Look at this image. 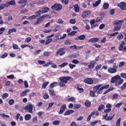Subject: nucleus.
Returning a JSON list of instances; mask_svg holds the SVG:
<instances>
[{
    "instance_id": "f257e3e1",
    "label": "nucleus",
    "mask_w": 126,
    "mask_h": 126,
    "mask_svg": "<svg viewBox=\"0 0 126 126\" xmlns=\"http://www.w3.org/2000/svg\"><path fill=\"white\" fill-rule=\"evenodd\" d=\"M110 82L113 84H115L116 86H120L124 83V80L121 78L120 75H116L111 78Z\"/></svg>"
},
{
    "instance_id": "f03ea898",
    "label": "nucleus",
    "mask_w": 126,
    "mask_h": 126,
    "mask_svg": "<svg viewBox=\"0 0 126 126\" xmlns=\"http://www.w3.org/2000/svg\"><path fill=\"white\" fill-rule=\"evenodd\" d=\"M70 79H71V77L67 76H62L60 77L59 78L60 83H59V86L60 87H64L65 86V84L67 83V81L68 80H70Z\"/></svg>"
},
{
    "instance_id": "7ed1b4c3",
    "label": "nucleus",
    "mask_w": 126,
    "mask_h": 126,
    "mask_svg": "<svg viewBox=\"0 0 126 126\" xmlns=\"http://www.w3.org/2000/svg\"><path fill=\"white\" fill-rule=\"evenodd\" d=\"M122 23H124V20H115L113 22V25H115L113 31H119V30H120L121 28H122Z\"/></svg>"
},
{
    "instance_id": "20e7f679",
    "label": "nucleus",
    "mask_w": 126,
    "mask_h": 126,
    "mask_svg": "<svg viewBox=\"0 0 126 126\" xmlns=\"http://www.w3.org/2000/svg\"><path fill=\"white\" fill-rule=\"evenodd\" d=\"M49 16L48 15H43L42 16L39 17L38 18H37L36 21L35 23H34V25H36V24H40V23H42L44 21V19L45 18H47Z\"/></svg>"
},
{
    "instance_id": "39448f33",
    "label": "nucleus",
    "mask_w": 126,
    "mask_h": 126,
    "mask_svg": "<svg viewBox=\"0 0 126 126\" xmlns=\"http://www.w3.org/2000/svg\"><path fill=\"white\" fill-rule=\"evenodd\" d=\"M125 45H126V42L124 41H123L121 44L119 45V51H123V52H124L125 53H126V45L125 46ZM124 46H125L124 47Z\"/></svg>"
},
{
    "instance_id": "423d86ee",
    "label": "nucleus",
    "mask_w": 126,
    "mask_h": 126,
    "mask_svg": "<svg viewBox=\"0 0 126 126\" xmlns=\"http://www.w3.org/2000/svg\"><path fill=\"white\" fill-rule=\"evenodd\" d=\"M52 9H55V10H61L63 8V5L59 3H55L51 6Z\"/></svg>"
},
{
    "instance_id": "0eeeda50",
    "label": "nucleus",
    "mask_w": 126,
    "mask_h": 126,
    "mask_svg": "<svg viewBox=\"0 0 126 126\" xmlns=\"http://www.w3.org/2000/svg\"><path fill=\"white\" fill-rule=\"evenodd\" d=\"M110 87V85H104L102 87H101L98 90V91L96 92V94H101L102 92H103V90L104 89H108V88Z\"/></svg>"
},
{
    "instance_id": "6e6552de",
    "label": "nucleus",
    "mask_w": 126,
    "mask_h": 126,
    "mask_svg": "<svg viewBox=\"0 0 126 126\" xmlns=\"http://www.w3.org/2000/svg\"><path fill=\"white\" fill-rule=\"evenodd\" d=\"M66 37V34L64 33L63 34V36L61 37V33H59L58 34L55 35V41H58V40H63Z\"/></svg>"
},
{
    "instance_id": "1a4fd4ad",
    "label": "nucleus",
    "mask_w": 126,
    "mask_h": 126,
    "mask_svg": "<svg viewBox=\"0 0 126 126\" xmlns=\"http://www.w3.org/2000/svg\"><path fill=\"white\" fill-rule=\"evenodd\" d=\"M65 50V49L64 48H60L56 53V56H63L64 54H65V52H63V51H64Z\"/></svg>"
},
{
    "instance_id": "9d476101",
    "label": "nucleus",
    "mask_w": 126,
    "mask_h": 126,
    "mask_svg": "<svg viewBox=\"0 0 126 126\" xmlns=\"http://www.w3.org/2000/svg\"><path fill=\"white\" fill-rule=\"evenodd\" d=\"M119 7L121 10H126V2H121L118 4Z\"/></svg>"
},
{
    "instance_id": "9b49d317",
    "label": "nucleus",
    "mask_w": 126,
    "mask_h": 126,
    "mask_svg": "<svg viewBox=\"0 0 126 126\" xmlns=\"http://www.w3.org/2000/svg\"><path fill=\"white\" fill-rule=\"evenodd\" d=\"M84 82L86 83V84L92 85L94 83V81L92 80V79L90 78H86L84 79Z\"/></svg>"
},
{
    "instance_id": "f8f14e48",
    "label": "nucleus",
    "mask_w": 126,
    "mask_h": 126,
    "mask_svg": "<svg viewBox=\"0 0 126 126\" xmlns=\"http://www.w3.org/2000/svg\"><path fill=\"white\" fill-rule=\"evenodd\" d=\"M25 110H28L29 113L32 114V113H33V105L30 104L29 105L26 106Z\"/></svg>"
},
{
    "instance_id": "ddd939ff",
    "label": "nucleus",
    "mask_w": 126,
    "mask_h": 126,
    "mask_svg": "<svg viewBox=\"0 0 126 126\" xmlns=\"http://www.w3.org/2000/svg\"><path fill=\"white\" fill-rule=\"evenodd\" d=\"M111 111H112V109L111 108H107L104 110V113H105L106 115L102 116L103 120H106V118H108V114L110 113Z\"/></svg>"
},
{
    "instance_id": "4468645a",
    "label": "nucleus",
    "mask_w": 126,
    "mask_h": 126,
    "mask_svg": "<svg viewBox=\"0 0 126 126\" xmlns=\"http://www.w3.org/2000/svg\"><path fill=\"white\" fill-rule=\"evenodd\" d=\"M66 109V104H64L60 107V111L59 112V115H62L63 113L64 112V111Z\"/></svg>"
},
{
    "instance_id": "2eb2a0df",
    "label": "nucleus",
    "mask_w": 126,
    "mask_h": 126,
    "mask_svg": "<svg viewBox=\"0 0 126 126\" xmlns=\"http://www.w3.org/2000/svg\"><path fill=\"white\" fill-rule=\"evenodd\" d=\"M99 38L98 37H94L88 40L89 43H92L94 44L95 43H98L99 42Z\"/></svg>"
},
{
    "instance_id": "dca6fc26",
    "label": "nucleus",
    "mask_w": 126,
    "mask_h": 126,
    "mask_svg": "<svg viewBox=\"0 0 126 126\" xmlns=\"http://www.w3.org/2000/svg\"><path fill=\"white\" fill-rule=\"evenodd\" d=\"M96 64V61L93 60L91 61L90 64L88 65V68L89 69H93V68L95 66Z\"/></svg>"
},
{
    "instance_id": "f3484780",
    "label": "nucleus",
    "mask_w": 126,
    "mask_h": 126,
    "mask_svg": "<svg viewBox=\"0 0 126 126\" xmlns=\"http://www.w3.org/2000/svg\"><path fill=\"white\" fill-rule=\"evenodd\" d=\"M108 71L109 73H116L117 71H118V70H117L116 68H113V67H109L108 69Z\"/></svg>"
},
{
    "instance_id": "a211bd4d",
    "label": "nucleus",
    "mask_w": 126,
    "mask_h": 126,
    "mask_svg": "<svg viewBox=\"0 0 126 126\" xmlns=\"http://www.w3.org/2000/svg\"><path fill=\"white\" fill-rule=\"evenodd\" d=\"M90 11H86L83 12L82 15V18H86L87 17L88 15H89L90 14Z\"/></svg>"
},
{
    "instance_id": "6ab92c4d",
    "label": "nucleus",
    "mask_w": 126,
    "mask_h": 126,
    "mask_svg": "<svg viewBox=\"0 0 126 126\" xmlns=\"http://www.w3.org/2000/svg\"><path fill=\"white\" fill-rule=\"evenodd\" d=\"M101 86H102V84H98L94 87L93 90L95 91V92H98V90L101 88Z\"/></svg>"
},
{
    "instance_id": "aec40b11",
    "label": "nucleus",
    "mask_w": 126,
    "mask_h": 126,
    "mask_svg": "<svg viewBox=\"0 0 126 126\" xmlns=\"http://www.w3.org/2000/svg\"><path fill=\"white\" fill-rule=\"evenodd\" d=\"M78 57H79V53H74L69 56L70 59H76V58H77Z\"/></svg>"
},
{
    "instance_id": "412c9836",
    "label": "nucleus",
    "mask_w": 126,
    "mask_h": 126,
    "mask_svg": "<svg viewBox=\"0 0 126 126\" xmlns=\"http://www.w3.org/2000/svg\"><path fill=\"white\" fill-rule=\"evenodd\" d=\"M50 10V8L48 7H44L42 8L41 12L42 13H47L48 11Z\"/></svg>"
},
{
    "instance_id": "4be33fe9",
    "label": "nucleus",
    "mask_w": 126,
    "mask_h": 126,
    "mask_svg": "<svg viewBox=\"0 0 126 126\" xmlns=\"http://www.w3.org/2000/svg\"><path fill=\"white\" fill-rule=\"evenodd\" d=\"M74 112V110L68 109L66 112L64 113V116H68L70 115V114H73Z\"/></svg>"
},
{
    "instance_id": "5701e85b",
    "label": "nucleus",
    "mask_w": 126,
    "mask_h": 126,
    "mask_svg": "<svg viewBox=\"0 0 126 126\" xmlns=\"http://www.w3.org/2000/svg\"><path fill=\"white\" fill-rule=\"evenodd\" d=\"M85 106H86L87 108H89L90 106H91V102L88 100V99H86L85 102Z\"/></svg>"
},
{
    "instance_id": "b1692460",
    "label": "nucleus",
    "mask_w": 126,
    "mask_h": 126,
    "mask_svg": "<svg viewBox=\"0 0 126 126\" xmlns=\"http://www.w3.org/2000/svg\"><path fill=\"white\" fill-rule=\"evenodd\" d=\"M29 91H30V90H27L23 91L20 94L21 97H24V96H26V95H27V93H29Z\"/></svg>"
},
{
    "instance_id": "393cba45",
    "label": "nucleus",
    "mask_w": 126,
    "mask_h": 126,
    "mask_svg": "<svg viewBox=\"0 0 126 126\" xmlns=\"http://www.w3.org/2000/svg\"><path fill=\"white\" fill-rule=\"evenodd\" d=\"M57 86H58V82H54L50 84L49 87L50 88H54V87H57Z\"/></svg>"
},
{
    "instance_id": "a878e982",
    "label": "nucleus",
    "mask_w": 126,
    "mask_h": 126,
    "mask_svg": "<svg viewBox=\"0 0 126 126\" xmlns=\"http://www.w3.org/2000/svg\"><path fill=\"white\" fill-rule=\"evenodd\" d=\"M48 90L49 91V94L51 95V96H54L56 95V94L55 93V91H54V89H49Z\"/></svg>"
},
{
    "instance_id": "bb28decb",
    "label": "nucleus",
    "mask_w": 126,
    "mask_h": 126,
    "mask_svg": "<svg viewBox=\"0 0 126 126\" xmlns=\"http://www.w3.org/2000/svg\"><path fill=\"white\" fill-rule=\"evenodd\" d=\"M100 3L101 0H98L97 1H95V3L93 4V6L94 7H96V6H98Z\"/></svg>"
},
{
    "instance_id": "cd10ccee",
    "label": "nucleus",
    "mask_w": 126,
    "mask_h": 126,
    "mask_svg": "<svg viewBox=\"0 0 126 126\" xmlns=\"http://www.w3.org/2000/svg\"><path fill=\"white\" fill-rule=\"evenodd\" d=\"M110 6V5L109 4V3H104L103 5V8L105 10L106 9H108L109 8V7Z\"/></svg>"
},
{
    "instance_id": "c85d7f7f",
    "label": "nucleus",
    "mask_w": 126,
    "mask_h": 126,
    "mask_svg": "<svg viewBox=\"0 0 126 126\" xmlns=\"http://www.w3.org/2000/svg\"><path fill=\"white\" fill-rule=\"evenodd\" d=\"M26 2H27V0H21L18 1V4H23L24 3V6L26 5Z\"/></svg>"
},
{
    "instance_id": "c756f323",
    "label": "nucleus",
    "mask_w": 126,
    "mask_h": 126,
    "mask_svg": "<svg viewBox=\"0 0 126 126\" xmlns=\"http://www.w3.org/2000/svg\"><path fill=\"white\" fill-rule=\"evenodd\" d=\"M104 109H105V105H104V104H100L98 106V108L97 109V110L99 111H101L102 110H104Z\"/></svg>"
},
{
    "instance_id": "7c9ffc66",
    "label": "nucleus",
    "mask_w": 126,
    "mask_h": 126,
    "mask_svg": "<svg viewBox=\"0 0 126 126\" xmlns=\"http://www.w3.org/2000/svg\"><path fill=\"white\" fill-rule=\"evenodd\" d=\"M96 93V92L94 91H91L90 92V95L91 97H94L96 96V94H95Z\"/></svg>"
},
{
    "instance_id": "2f4dec72",
    "label": "nucleus",
    "mask_w": 126,
    "mask_h": 126,
    "mask_svg": "<svg viewBox=\"0 0 126 126\" xmlns=\"http://www.w3.org/2000/svg\"><path fill=\"white\" fill-rule=\"evenodd\" d=\"M16 31H17L16 29L13 28V29H9L8 30V34L9 35H10V34H11V33H12L13 32L14 33H15V32H16Z\"/></svg>"
},
{
    "instance_id": "473e14b6",
    "label": "nucleus",
    "mask_w": 126,
    "mask_h": 126,
    "mask_svg": "<svg viewBox=\"0 0 126 126\" xmlns=\"http://www.w3.org/2000/svg\"><path fill=\"white\" fill-rule=\"evenodd\" d=\"M74 8L75 9V12H79V7L77 4H75L74 6Z\"/></svg>"
},
{
    "instance_id": "72a5a7b5",
    "label": "nucleus",
    "mask_w": 126,
    "mask_h": 126,
    "mask_svg": "<svg viewBox=\"0 0 126 126\" xmlns=\"http://www.w3.org/2000/svg\"><path fill=\"white\" fill-rule=\"evenodd\" d=\"M31 118H32V117L31 116V115H30V114H27L25 116V120L26 121H29V120H30V119H31Z\"/></svg>"
},
{
    "instance_id": "f704fd0d",
    "label": "nucleus",
    "mask_w": 126,
    "mask_h": 126,
    "mask_svg": "<svg viewBox=\"0 0 126 126\" xmlns=\"http://www.w3.org/2000/svg\"><path fill=\"white\" fill-rule=\"evenodd\" d=\"M52 42H53V39L52 38H48L45 43V45H49V44H50V43H52Z\"/></svg>"
},
{
    "instance_id": "c9c22d12",
    "label": "nucleus",
    "mask_w": 126,
    "mask_h": 126,
    "mask_svg": "<svg viewBox=\"0 0 126 126\" xmlns=\"http://www.w3.org/2000/svg\"><path fill=\"white\" fill-rule=\"evenodd\" d=\"M114 117H115V114H113L112 116L107 117V118L105 119V120L112 121V120H113V119L114 118Z\"/></svg>"
},
{
    "instance_id": "e433bc0d",
    "label": "nucleus",
    "mask_w": 126,
    "mask_h": 126,
    "mask_svg": "<svg viewBox=\"0 0 126 126\" xmlns=\"http://www.w3.org/2000/svg\"><path fill=\"white\" fill-rule=\"evenodd\" d=\"M8 2L10 5H15V4H16L15 0H11L10 1H8Z\"/></svg>"
},
{
    "instance_id": "4c0bfd02",
    "label": "nucleus",
    "mask_w": 126,
    "mask_h": 126,
    "mask_svg": "<svg viewBox=\"0 0 126 126\" xmlns=\"http://www.w3.org/2000/svg\"><path fill=\"white\" fill-rule=\"evenodd\" d=\"M67 101H68V102H72V101H75V97L74 96H71V97L67 98Z\"/></svg>"
},
{
    "instance_id": "58836bf2",
    "label": "nucleus",
    "mask_w": 126,
    "mask_h": 126,
    "mask_svg": "<svg viewBox=\"0 0 126 126\" xmlns=\"http://www.w3.org/2000/svg\"><path fill=\"white\" fill-rule=\"evenodd\" d=\"M42 11L41 10H39V11H37V12H35V14L37 17H39L40 15H41Z\"/></svg>"
},
{
    "instance_id": "ea45409f",
    "label": "nucleus",
    "mask_w": 126,
    "mask_h": 126,
    "mask_svg": "<svg viewBox=\"0 0 126 126\" xmlns=\"http://www.w3.org/2000/svg\"><path fill=\"white\" fill-rule=\"evenodd\" d=\"M49 83V82H46L45 83H43L42 86V88H44V89H45V88L47 87Z\"/></svg>"
},
{
    "instance_id": "a19ab883",
    "label": "nucleus",
    "mask_w": 126,
    "mask_h": 126,
    "mask_svg": "<svg viewBox=\"0 0 126 126\" xmlns=\"http://www.w3.org/2000/svg\"><path fill=\"white\" fill-rule=\"evenodd\" d=\"M72 63H74V64H78L79 63V61L76 59H74L71 61Z\"/></svg>"
},
{
    "instance_id": "79ce46f5",
    "label": "nucleus",
    "mask_w": 126,
    "mask_h": 126,
    "mask_svg": "<svg viewBox=\"0 0 126 126\" xmlns=\"http://www.w3.org/2000/svg\"><path fill=\"white\" fill-rule=\"evenodd\" d=\"M122 120V118H120L117 121L116 123V126H121V121Z\"/></svg>"
},
{
    "instance_id": "37998d69",
    "label": "nucleus",
    "mask_w": 126,
    "mask_h": 126,
    "mask_svg": "<svg viewBox=\"0 0 126 126\" xmlns=\"http://www.w3.org/2000/svg\"><path fill=\"white\" fill-rule=\"evenodd\" d=\"M101 67H102V64L97 65L94 68V70H96V71H98Z\"/></svg>"
},
{
    "instance_id": "c03bdc74",
    "label": "nucleus",
    "mask_w": 126,
    "mask_h": 126,
    "mask_svg": "<svg viewBox=\"0 0 126 126\" xmlns=\"http://www.w3.org/2000/svg\"><path fill=\"white\" fill-rule=\"evenodd\" d=\"M0 116H1V117H2V118H3V119H5V118H7V119H9V115H5L4 114L2 113V114H0Z\"/></svg>"
},
{
    "instance_id": "a18cd8bd",
    "label": "nucleus",
    "mask_w": 126,
    "mask_h": 126,
    "mask_svg": "<svg viewBox=\"0 0 126 126\" xmlns=\"http://www.w3.org/2000/svg\"><path fill=\"white\" fill-rule=\"evenodd\" d=\"M76 33H77L76 31H72L68 34V36H74Z\"/></svg>"
},
{
    "instance_id": "49530a36",
    "label": "nucleus",
    "mask_w": 126,
    "mask_h": 126,
    "mask_svg": "<svg viewBox=\"0 0 126 126\" xmlns=\"http://www.w3.org/2000/svg\"><path fill=\"white\" fill-rule=\"evenodd\" d=\"M8 104L10 105V106H12V105H13L14 104V99H11L8 101Z\"/></svg>"
},
{
    "instance_id": "de8ad7c7",
    "label": "nucleus",
    "mask_w": 126,
    "mask_h": 126,
    "mask_svg": "<svg viewBox=\"0 0 126 126\" xmlns=\"http://www.w3.org/2000/svg\"><path fill=\"white\" fill-rule=\"evenodd\" d=\"M66 65H68V63H64L60 65V67L63 68V67H64V66H66Z\"/></svg>"
},
{
    "instance_id": "09e8293b",
    "label": "nucleus",
    "mask_w": 126,
    "mask_h": 126,
    "mask_svg": "<svg viewBox=\"0 0 126 126\" xmlns=\"http://www.w3.org/2000/svg\"><path fill=\"white\" fill-rule=\"evenodd\" d=\"M79 40H84L85 39V36L84 34H81L78 37Z\"/></svg>"
},
{
    "instance_id": "8fccbe9b",
    "label": "nucleus",
    "mask_w": 126,
    "mask_h": 126,
    "mask_svg": "<svg viewBox=\"0 0 126 126\" xmlns=\"http://www.w3.org/2000/svg\"><path fill=\"white\" fill-rule=\"evenodd\" d=\"M60 123H61L60 121L56 120L53 122V125H54V126H57L58 125H60Z\"/></svg>"
},
{
    "instance_id": "3c124183",
    "label": "nucleus",
    "mask_w": 126,
    "mask_h": 126,
    "mask_svg": "<svg viewBox=\"0 0 126 126\" xmlns=\"http://www.w3.org/2000/svg\"><path fill=\"white\" fill-rule=\"evenodd\" d=\"M81 107V104H74L73 109H79Z\"/></svg>"
},
{
    "instance_id": "603ef678",
    "label": "nucleus",
    "mask_w": 126,
    "mask_h": 126,
    "mask_svg": "<svg viewBox=\"0 0 126 126\" xmlns=\"http://www.w3.org/2000/svg\"><path fill=\"white\" fill-rule=\"evenodd\" d=\"M102 19H103V17H98L96 19V22H100V21H101Z\"/></svg>"
},
{
    "instance_id": "864d4df0",
    "label": "nucleus",
    "mask_w": 126,
    "mask_h": 126,
    "mask_svg": "<svg viewBox=\"0 0 126 126\" xmlns=\"http://www.w3.org/2000/svg\"><path fill=\"white\" fill-rule=\"evenodd\" d=\"M7 97H8V94H7V93L3 94L2 95V99H5V98H7Z\"/></svg>"
},
{
    "instance_id": "5fc2aeb1",
    "label": "nucleus",
    "mask_w": 126,
    "mask_h": 126,
    "mask_svg": "<svg viewBox=\"0 0 126 126\" xmlns=\"http://www.w3.org/2000/svg\"><path fill=\"white\" fill-rule=\"evenodd\" d=\"M38 122V117L37 116H35L33 119H32V123H34L35 124V123H37Z\"/></svg>"
},
{
    "instance_id": "6e6d98bb",
    "label": "nucleus",
    "mask_w": 126,
    "mask_h": 126,
    "mask_svg": "<svg viewBox=\"0 0 126 126\" xmlns=\"http://www.w3.org/2000/svg\"><path fill=\"white\" fill-rule=\"evenodd\" d=\"M64 45H70V40H69L68 39H66L64 42Z\"/></svg>"
},
{
    "instance_id": "4d7b16f0",
    "label": "nucleus",
    "mask_w": 126,
    "mask_h": 126,
    "mask_svg": "<svg viewBox=\"0 0 126 126\" xmlns=\"http://www.w3.org/2000/svg\"><path fill=\"white\" fill-rule=\"evenodd\" d=\"M37 18V16L36 15H33L29 17V19H36Z\"/></svg>"
},
{
    "instance_id": "13d9d810",
    "label": "nucleus",
    "mask_w": 126,
    "mask_h": 126,
    "mask_svg": "<svg viewBox=\"0 0 126 126\" xmlns=\"http://www.w3.org/2000/svg\"><path fill=\"white\" fill-rule=\"evenodd\" d=\"M77 89L79 91V93H82L84 92L83 88H79L78 87H77Z\"/></svg>"
},
{
    "instance_id": "bf43d9fd",
    "label": "nucleus",
    "mask_w": 126,
    "mask_h": 126,
    "mask_svg": "<svg viewBox=\"0 0 126 126\" xmlns=\"http://www.w3.org/2000/svg\"><path fill=\"white\" fill-rule=\"evenodd\" d=\"M75 66H76V65H75L73 64H71V63L69 64V67L70 68H71V69H73V68H74V67H75Z\"/></svg>"
},
{
    "instance_id": "052dcab7",
    "label": "nucleus",
    "mask_w": 126,
    "mask_h": 126,
    "mask_svg": "<svg viewBox=\"0 0 126 126\" xmlns=\"http://www.w3.org/2000/svg\"><path fill=\"white\" fill-rule=\"evenodd\" d=\"M49 96L48 94H45L43 95V98L45 99V100H47V99H49Z\"/></svg>"
},
{
    "instance_id": "680f3d73",
    "label": "nucleus",
    "mask_w": 126,
    "mask_h": 126,
    "mask_svg": "<svg viewBox=\"0 0 126 126\" xmlns=\"http://www.w3.org/2000/svg\"><path fill=\"white\" fill-rule=\"evenodd\" d=\"M31 37H27L26 39H25V42H26L27 43H29L30 42H31Z\"/></svg>"
},
{
    "instance_id": "e2e57ef3",
    "label": "nucleus",
    "mask_w": 126,
    "mask_h": 126,
    "mask_svg": "<svg viewBox=\"0 0 126 126\" xmlns=\"http://www.w3.org/2000/svg\"><path fill=\"white\" fill-rule=\"evenodd\" d=\"M124 38V35L123 34H119L117 37L118 40H122Z\"/></svg>"
},
{
    "instance_id": "0e129e2a",
    "label": "nucleus",
    "mask_w": 126,
    "mask_h": 126,
    "mask_svg": "<svg viewBox=\"0 0 126 126\" xmlns=\"http://www.w3.org/2000/svg\"><path fill=\"white\" fill-rule=\"evenodd\" d=\"M121 77H122V78H126V73H122L120 74Z\"/></svg>"
},
{
    "instance_id": "69168bd1",
    "label": "nucleus",
    "mask_w": 126,
    "mask_h": 126,
    "mask_svg": "<svg viewBox=\"0 0 126 126\" xmlns=\"http://www.w3.org/2000/svg\"><path fill=\"white\" fill-rule=\"evenodd\" d=\"M12 47L14 50H17L18 49V45H17V44H13Z\"/></svg>"
},
{
    "instance_id": "338daca9",
    "label": "nucleus",
    "mask_w": 126,
    "mask_h": 126,
    "mask_svg": "<svg viewBox=\"0 0 126 126\" xmlns=\"http://www.w3.org/2000/svg\"><path fill=\"white\" fill-rule=\"evenodd\" d=\"M104 28H105V24H101L99 25V29L100 30H102V29H104Z\"/></svg>"
},
{
    "instance_id": "774afa93",
    "label": "nucleus",
    "mask_w": 126,
    "mask_h": 126,
    "mask_svg": "<svg viewBox=\"0 0 126 126\" xmlns=\"http://www.w3.org/2000/svg\"><path fill=\"white\" fill-rule=\"evenodd\" d=\"M126 87V82L122 85L121 86V90H124Z\"/></svg>"
}]
</instances>
